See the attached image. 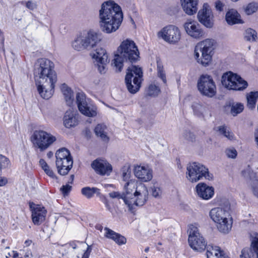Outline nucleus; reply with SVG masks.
Instances as JSON below:
<instances>
[{
  "mask_svg": "<svg viewBox=\"0 0 258 258\" xmlns=\"http://www.w3.org/2000/svg\"><path fill=\"white\" fill-rule=\"evenodd\" d=\"M109 197L111 198L122 199L123 200V194L117 191H112L109 194Z\"/></svg>",
  "mask_w": 258,
  "mask_h": 258,
  "instance_id": "obj_51",
  "label": "nucleus"
},
{
  "mask_svg": "<svg viewBox=\"0 0 258 258\" xmlns=\"http://www.w3.org/2000/svg\"><path fill=\"white\" fill-rule=\"evenodd\" d=\"M160 92V89L157 85L150 84L148 88L147 94L149 96L155 97Z\"/></svg>",
  "mask_w": 258,
  "mask_h": 258,
  "instance_id": "obj_42",
  "label": "nucleus"
},
{
  "mask_svg": "<svg viewBox=\"0 0 258 258\" xmlns=\"http://www.w3.org/2000/svg\"><path fill=\"white\" fill-rule=\"evenodd\" d=\"M214 40L206 39L199 42L195 47V57L199 63L207 67L212 61Z\"/></svg>",
  "mask_w": 258,
  "mask_h": 258,
  "instance_id": "obj_6",
  "label": "nucleus"
},
{
  "mask_svg": "<svg viewBox=\"0 0 258 258\" xmlns=\"http://www.w3.org/2000/svg\"><path fill=\"white\" fill-rule=\"evenodd\" d=\"M55 165L58 173L61 175H67L73 167V161L69 151L61 148L56 152Z\"/></svg>",
  "mask_w": 258,
  "mask_h": 258,
  "instance_id": "obj_9",
  "label": "nucleus"
},
{
  "mask_svg": "<svg viewBox=\"0 0 258 258\" xmlns=\"http://www.w3.org/2000/svg\"><path fill=\"white\" fill-rule=\"evenodd\" d=\"M194 115L197 117L205 119V116L208 115L209 109L208 107L198 102H195L191 105Z\"/></svg>",
  "mask_w": 258,
  "mask_h": 258,
  "instance_id": "obj_25",
  "label": "nucleus"
},
{
  "mask_svg": "<svg viewBox=\"0 0 258 258\" xmlns=\"http://www.w3.org/2000/svg\"><path fill=\"white\" fill-rule=\"evenodd\" d=\"M13 257L14 258H16L19 256V253H18L17 251H13Z\"/></svg>",
  "mask_w": 258,
  "mask_h": 258,
  "instance_id": "obj_63",
  "label": "nucleus"
},
{
  "mask_svg": "<svg viewBox=\"0 0 258 258\" xmlns=\"http://www.w3.org/2000/svg\"><path fill=\"white\" fill-rule=\"evenodd\" d=\"M135 176L142 182H148L153 178L152 169L148 166H137L135 167Z\"/></svg>",
  "mask_w": 258,
  "mask_h": 258,
  "instance_id": "obj_22",
  "label": "nucleus"
},
{
  "mask_svg": "<svg viewBox=\"0 0 258 258\" xmlns=\"http://www.w3.org/2000/svg\"><path fill=\"white\" fill-rule=\"evenodd\" d=\"M217 131L220 135H223L228 140H232L235 138L234 134L231 132L230 129L225 125H221L217 127Z\"/></svg>",
  "mask_w": 258,
  "mask_h": 258,
  "instance_id": "obj_36",
  "label": "nucleus"
},
{
  "mask_svg": "<svg viewBox=\"0 0 258 258\" xmlns=\"http://www.w3.org/2000/svg\"><path fill=\"white\" fill-rule=\"evenodd\" d=\"M91 251V248H90V246H88L87 250L85 251V252L83 254L82 258H89Z\"/></svg>",
  "mask_w": 258,
  "mask_h": 258,
  "instance_id": "obj_54",
  "label": "nucleus"
},
{
  "mask_svg": "<svg viewBox=\"0 0 258 258\" xmlns=\"http://www.w3.org/2000/svg\"><path fill=\"white\" fill-rule=\"evenodd\" d=\"M230 209V204L227 203L224 207L214 208L209 212V216L216 223L217 228L223 233H228L232 228V221Z\"/></svg>",
  "mask_w": 258,
  "mask_h": 258,
  "instance_id": "obj_4",
  "label": "nucleus"
},
{
  "mask_svg": "<svg viewBox=\"0 0 258 258\" xmlns=\"http://www.w3.org/2000/svg\"><path fill=\"white\" fill-rule=\"evenodd\" d=\"M199 22L207 28H212L214 25V16L207 4H205L203 9L198 14Z\"/></svg>",
  "mask_w": 258,
  "mask_h": 258,
  "instance_id": "obj_18",
  "label": "nucleus"
},
{
  "mask_svg": "<svg viewBox=\"0 0 258 258\" xmlns=\"http://www.w3.org/2000/svg\"><path fill=\"white\" fill-rule=\"evenodd\" d=\"M142 78L143 72L141 68L132 66L127 69L125 82L130 93L135 94L139 90L143 80Z\"/></svg>",
  "mask_w": 258,
  "mask_h": 258,
  "instance_id": "obj_8",
  "label": "nucleus"
},
{
  "mask_svg": "<svg viewBox=\"0 0 258 258\" xmlns=\"http://www.w3.org/2000/svg\"><path fill=\"white\" fill-rule=\"evenodd\" d=\"M207 247V258H216L222 250L218 246H213L209 245Z\"/></svg>",
  "mask_w": 258,
  "mask_h": 258,
  "instance_id": "obj_35",
  "label": "nucleus"
},
{
  "mask_svg": "<svg viewBox=\"0 0 258 258\" xmlns=\"http://www.w3.org/2000/svg\"><path fill=\"white\" fill-rule=\"evenodd\" d=\"M151 192L153 197L155 198H160L162 195V190L159 187L153 185L151 187Z\"/></svg>",
  "mask_w": 258,
  "mask_h": 258,
  "instance_id": "obj_47",
  "label": "nucleus"
},
{
  "mask_svg": "<svg viewBox=\"0 0 258 258\" xmlns=\"http://www.w3.org/2000/svg\"><path fill=\"white\" fill-rule=\"evenodd\" d=\"M30 208L32 212V220L33 223L36 225H40L45 220L47 211L44 207L34 204L30 205Z\"/></svg>",
  "mask_w": 258,
  "mask_h": 258,
  "instance_id": "obj_19",
  "label": "nucleus"
},
{
  "mask_svg": "<svg viewBox=\"0 0 258 258\" xmlns=\"http://www.w3.org/2000/svg\"><path fill=\"white\" fill-rule=\"evenodd\" d=\"M226 156L229 158L235 159L237 156V152L234 148H227L225 151Z\"/></svg>",
  "mask_w": 258,
  "mask_h": 258,
  "instance_id": "obj_46",
  "label": "nucleus"
},
{
  "mask_svg": "<svg viewBox=\"0 0 258 258\" xmlns=\"http://www.w3.org/2000/svg\"><path fill=\"white\" fill-rule=\"evenodd\" d=\"M257 37L256 31L251 28L246 30L244 34V38L247 41H254Z\"/></svg>",
  "mask_w": 258,
  "mask_h": 258,
  "instance_id": "obj_40",
  "label": "nucleus"
},
{
  "mask_svg": "<svg viewBox=\"0 0 258 258\" xmlns=\"http://www.w3.org/2000/svg\"><path fill=\"white\" fill-rule=\"evenodd\" d=\"M258 9V4L255 3H251L247 5L245 8V12L247 15H251L255 13Z\"/></svg>",
  "mask_w": 258,
  "mask_h": 258,
  "instance_id": "obj_44",
  "label": "nucleus"
},
{
  "mask_svg": "<svg viewBox=\"0 0 258 258\" xmlns=\"http://www.w3.org/2000/svg\"><path fill=\"white\" fill-rule=\"evenodd\" d=\"M107 127L103 124H98L95 127L94 131L97 136L99 137L103 141L108 142L109 139L107 135Z\"/></svg>",
  "mask_w": 258,
  "mask_h": 258,
  "instance_id": "obj_32",
  "label": "nucleus"
},
{
  "mask_svg": "<svg viewBox=\"0 0 258 258\" xmlns=\"http://www.w3.org/2000/svg\"><path fill=\"white\" fill-rule=\"evenodd\" d=\"M241 174L245 179H250L251 182H252V180H254L255 178H258L257 174L253 172L249 166L241 171Z\"/></svg>",
  "mask_w": 258,
  "mask_h": 258,
  "instance_id": "obj_38",
  "label": "nucleus"
},
{
  "mask_svg": "<svg viewBox=\"0 0 258 258\" xmlns=\"http://www.w3.org/2000/svg\"><path fill=\"white\" fill-rule=\"evenodd\" d=\"M8 182L7 178L3 176H0V186L5 185Z\"/></svg>",
  "mask_w": 258,
  "mask_h": 258,
  "instance_id": "obj_55",
  "label": "nucleus"
},
{
  "mask_svg": "<svg viewBox=\"0 0 258 258\" xmlns=\"http://www.w3.org/2000/svg\"><path fill=\"white\" fill-rule=\"evenodd\" d=\"M258 98V92H250L246 95L247 106L250 109L255 108L257 99Z\"/></svg>",
  "mask_w": 258,
  "mask_h": 258,
  "instance_id": "obj_33",
  "label": "nucleus"
},
{
  "mask_svg": "<svg viewBox=\"0 0 258 258\" xmlns=\"http://www.w3.org/2000/svg\"><path fill=\"white\" fill-rule=\"evenodd\" d=\"M10 166V161L6 157L0 155V174L3 169L7 168Z\"/></svg>",
  "mask_w": 258,
  "mask_h": 258,
  "instance_id": "obj_43",
  "label": "nucleus"
},
{
  "mask_svg": "<svg viewBox=\"0 0 258 258\" xmlns=\"http://www.w3.org/2000/svg\"><path fill=\"white\" fill-rule=\"evenodd\" d=\"M251 189L253 195L258 198V178L251 182Z\"/></svg>",
  "mask_w": 258,
  "mask_h": 258,
  "instance_id": "obj_48",
  "label": "nucleus"
},
{
  "mask_svg": "<svg viewBox=\"0 0 258 258\" xmlns=\"http://www.w3.org/2000/svg\"><path fill=\"white\" fill-rule=\"evenodd\" d=\"M106 231L105 236L108 238L113 239L116 243L119 245L124 244L126 242V238L108 228H105Z\"/></svg>",
  "mask_w": 258,
  "mask_h": 258,
  "instance_id": "obj_30",
  "label": "nucleus"
},
{
  "mask_svg": "<svg viewBox=\"0 0 258 258\" xmlns=\"http://www.w3.org/2000/svg\"><path fill=\"white\" fill-rule=\"evenodd\" d=\"M32 243V240H27L25 241V244L26 246H29Z\"/></svg>",
  "mask_w": 258,
  "mask_h": 258,
  "instance_id": "obj_61",
  "label": "nucleus"
},
{
  "mask_svg": "<svg viewBox=\"0 0 258 258\" xmlns=\"http://www.w3.org/2000/svg\"><path fill=\"white\" fill-rule=\"evenodd\" d=\"M158 36L169 43L175 44L180 40V33L177 27L169 25L159 31Z\"/></svg>",
  "mask_w": 258,
  "mask_h": 258,
  "instance_id": "obj_16",
  "label": "nucleus"
},
{
  "mask_svg": "<svg viewBox=\"0 0 258 258\" xmlns=\"http://www.w3.org/2000/svg\"><path fill=\"white\" fill-rule=\"evenodd\" d=\"M216 258H229L226 253L222 250L219 253V255Z\"/></svg>",
  "mask_w": 258,
  "mask_h": 258,
  "instance_id": "obj_57",
  "label": "nucleus"
},
{
  "mask_svg": "<svg viewBox=\"0 0 258 258\" xmlns=\"http://www.w3.org/2000/svg\"><path fill=\"white\" fill-rule=\"evenodd\" d=\"M139 58V51L134 41L126 39L123 40L117 50V53L113 59L114 67L120 72L123 67V62L128 61L136 62Z\"/></svg>",
  "mask_w": 258,
  "mask_h": 258,
  "instance_id": "obj_3",
  "label": "nucleus"
},
{
  "mask_svg": "<svg viewBox=\"0 0 258 258\" xmlns=\"http://www.w3.org/2000/svg\"><path fill=\"white\" fill-rule=\"evenodd\" d=\"M200 92L204 96L213 97L216 94V87L212 78L208 75L201 76L198 82Z\"/></svg>",
  "mask_w": 258,
  "mask_h": 258,
  "instance_id": "obj_14",
  "label": "nucleus"
},
{
  "mask_svg": "<svg viewBox=\"0 0 258 258\" xmlns=\"http://www.w3.org/2000/svg\"><path fill=\"white\" fill-rule=\"evenodd\" d=\"M184 28L186 33L194 38L199 39L204 35L203 30L196 21L187 20L184 24Z\"/></svg>",
  "mask_w": 258,
  "mask_h": 258,
  "instance_id": "obj_20",
  "label": "nucleus"
},
{
  "mask_svg": "<svg viewBox=\"0 0 258 258\" xmlns=\"http://www.w3.org/2000/svg\"><path fill=\"white\" fill-rule=\"evenodd\" d=\"M254 138L256 144L257 148H258V128L256 130L255 132L254 133Z\"/></svg>",
  "mask_w": 258,
  "mask_h": 258,
  "instance_id": "obj_58",
  "label": "nucleus"
},
{
  "mask_svg": "<svg viewBox=\"0 0 258 258\" xmlns=\"http://www.w3.org/2000/svg\"><path fill=\"white\" fill-rule=\"evenodd\" d=\"M100 25L103 31L110 33L117 30L123 19L119 6L112 1L104 2L99 10Z\"/></svg>",
  "mask_w": 258,
  "mask_h": 258,
  "instance_id": "obj_2",
  "label": "nucleus"
},
{
  "mask_svg": "<svg viewBox=\"0 0 258 258\" xmlns=\"http://www.w3.org/2000/svg\"><path fill=\"white\" fill-rule=\"evenodd\" d=\"M157 75L158 77H159L162 80L164 83H166L167 81L166 75L163 69V67L161 63L159 62H157Z\"/></svg>",
  "mask_w": 258,
  "mask_h": 258,
  "instance_id": "obj_45",
  "label": "nucleus"
},
{
  "mask_svg": "<svg viewBox=\"0 0 258 258\" xmlns=\"http://www.w3.org/2000/svg\"><path fill=\"white\" fill-rule=\"evenodd\" d=\"M56 140L54 136L42 130L34 131L31 137L34 147L39 149L40 151L46 150Z\"/></svg>",
  "mask_w": 258,
  "mask_h": 258,
  "instance_id": "obj_10",
  "label": "nucleus"
},
{
  "mask_svg": "<svg viewBox=\"0 0 258 258\" xmlns=\"http://www.w3.org/2000/svg\"><path fill=\"white\" fill-rule=\"evenodd\" d=\"M98 71L101 74H104L106 71V66L107 63L103 64L102 63H97Z\"/></svg>",
  "mask_w": 258,
  "mask_h": 258,
  "instance_id": "obj_53",
  "label": "nucleus"
},
{
  "mask_svg": "<svg viewBox=\"0 0 258 258\" xmlns=\"http://www.w3.org/2000/svg\"><path fill=\"white\" fill-rule=\"evenodd\" d=\"M90 55L97 63L105 64L109 62L106 51L102 47L96 48L94 51L91 53Z\"/></svg>",
  "mask_w": 258,
  "mask_h": 258,
  "instance_id": "obj_26",
  "label": "nucleus"
},
{
  "mask_svg": "<svg viewBox=\"0 0 258 258\" xmlns=\"http://www.w3.org/2000/svg\"><path fill=\"white\" fill-rule=\"evenodd\" d=\"M186 177L191 182H196L204 177L206 179H212L213 175L208 169L198 162H192L186 166Z\"/></svg>",
  "mask_w": 258,
  "mask_h": 258,
  "instance_id": "obj_7",
  "label": "nucleus"
},
{
  "mask_svg": "<svg viewBox=\"0 0 258 258\" xmlns=\"http://www.w3.org/2000/svg\"><path fill=\"white\" fill-rule=\"evenodd\" d=\"M182 8L184 12L189 15L197 13L198 0H180Z\"/></svg>",
  "mask_w": 258,
  "mask_h": 258,
  "instance_id": "obj_28",
  "label": "nucleus"
},
{
  "mask_svg": "<svg viewBox=\"0 0 258 258\" xmlns=\"http://www.w3.org/2000/svg\"><path fill=\"white\" fill-rule=\"evenodd\" d=\"M188 241L190 247L194 250L201 252L205 249L207 246V242L199 232L198 228L191 225L188 230Z\"/></svg>",
  "mask_w": 258,
  "mask_h": 258,
  "instance_id": "obj_13",
  "label": "nucleus"
},
{
  "mask_svg": "<svg viewBox=\"0 0 258 258\" xmlns=\"http://www.w3.org/2000/svg\"><path fill=\"white\" fill-rule=\"evenodd\" d=\"M225 19L227 23L231 25L243 23L240 14L234 9L230 10L227 12Z\"/></svg>",
  "mask_w": 258,
  "mask_h": 258,
  "instance_id": "obj_29",
  "label": "nucleus"
},
{
  "mask_svg": "<svg viewBox=\"0 0 258 258\" xmlns=\"http://www.w3.org/2000/svg\"><path fill=\"white\" fill-rule=\"evenodd\" d=\"M54 68L53 62L45 58L38 59L34 66V75L37 90L41 97L45 99L52 96L57 81Z\"/></svg>",
  "mask_w": 258,
  "mask_h": 258,
  "instance_id": "obj_1",
  "label": "nucleus"
},
{
  "mask_svg": "<svg viewBox=\"0 0 258 258\" xmlns=\"http://www.w3.org/2000/svg\"><path fill=\"white\" fill-rule=\"evenodd\" d=\"M122 178L124 181L128 180L131 177V166L129 164H125L121 169Z\"/></svg>",
  "mask_w": 258,
  "mask_h": 258,
  "instance_id": "obj_41",
  "label": "nucleus"
},
{
  "mask_svg": "<svg viewBox=\"0 0 258 258\" xmlns=\"http://www.w3.org/2000/svg\"><path fill=\"white\" fill-rule=\"evenodd\" d=\"M223 4L221 2H217L216 3V8L217 10L221 11L223 10Z\"/></svg>",
  "mask_w": 258,
  "mask_h": 258,
  "instance_id": "obj_56",
  "label": "nucleus"
},
{
  "mask_svg": "<svg viewBox=\"0 0 258 258\" xmlns=\"http://www.w3.org/2000/svg\"><path fill=\"white\" fill-rule=\"evenodd\" d=\"M230 113L234 116L241 113L244 109V105L241 103H232L230 104Z\"/></svg>",
  "mask_w": 258,
  "mask_h": 258,
  "instance_id": "obj_37",
  "label": "nucleus"
},
{
  "mask_svg": "<svg viewBox=\"0 0 258 258\" xmlns=\"http://www.w3.org/2000/svg\"><path fill=\"white\" fill-rule=\"evenodd\" d=\"M250 238V247L242 250L240 258H258V233L251 232Z\"/></svg>",
  "mask_w": 258,
  "mask_h": 258,
  "instance_id": "obj_17",
  "label": "nucleus"
},
{
  "mask_svg": "<svg viewBox=\"0 0 258 258\" xmlns=\"http://www.w3.org/2000/svg\"><path fill=\"white\" fill-rule=\"evenodd\" d=\"M221 82L223 86L229 90L241 91L246 88L248 86L246 81L231 72L223 75Z\"/></svg>",
  "mask_w": 258,
  "mask_h": 258,
  "instance_id": "obj_12",
  "label": "nucleus"
},
{
  "mask_svg": "<svg viewBox=\"0 0 258 258\" xmlns=\"http://www.w3.org/2000/svg\"><path fill=\"white\" fill-rule=\"evenodd\" d=\"M74 179V175L73 174H72L70 176V177L68 181V183L72 184L73 182Z\"/></svg>",
  "mask_w": 258,
  "mask_h": 258,
  "instance_id": "obj_60",
  "label": "nucleus"
},
{
  "mask_svg": "<svg viewBox=\"0 0 258 258\" xmlns=\"http://www.w3.org/2000/svg\"><path fill=\"white\" fill-rule=\"evenodd\" d=\"M100 35L94 30L84 31L80 33L72 42L75 50L80 51L85 49L91 50L101 41Z\"/></svg>",
  "mask_w": 258,
  "mask_h": 258,
  "instance_id": "obj_5",
  "label": "nucleus"
},
{
  "mask_svg": "<svg viewBox=\"0 0 258 258\" xmlns=\"http://www.w3.org/2000/svg\"><path fill=\"white\" fill-rule=\"evenodd\" d=\"M149 192L147 187L143 183H139L137 190L129 200L125 199V205L130 211H132L136 206H143L148 199Z\"/></svg>",
  "mask_w": 258,
  "mask_h": 258,
  "instance_id": "obj_11",
  "label": "nucleus"
},
{
  "mask_svg": "<svg viewBox=\"0 0 258 258\" xmlns=\"http://www.w3.org/2000/svg\"><path fill=\"white\" fill-rule=\"evenodd\" d=\"M63 125L67 128H71L78 124L76 113L72 109L67 110L63 117Z\"/></svg>",
  "mask_w": 258,
  "mask_h": 258,
  "instance_id": "obj_27",
  "label": "nucleus"
},
{
  "mask_svg": "<svg viewBox=\"0 0 258 258\" xmlns=\"http://www.w3.org/2000/svg\"><path fill=\"white\" fill-rule=\"evenodd\" d=\"M76 102L79 111L84 115L88 117H94L97 115V108L91 101L86 99V96L83 93H78L76 95Z\"/></svg>",
  "mask_w": 258,
  "mask_h": 258,
  "instance_id": "obj_15",
  "label": "nucleus"
},
{
  "mask_svg": "<svg viewBox=\"0 0 258 258\" xmlns=\"http://www.w3.org/2000/svg\"><path fill=\"white\" fill-rule=\"evenodd\" d=\"M198 195L204 200H209L214 195V189L204 183H199L196 186Z\"/></svg>",
  "mask_w": 258,
  "mask_h": 258,
  "instance_id": "obj_23",
  "label": "nucleus"
},
{
  "mask_svg": "<svg viewBox=\"0 0 258 258\" xmlns=\"http://www.w3.org/2000/svg\"><path fill=\"white\" fill-rule=\"evenodd\" d=\"M72 186L69 183H67L66 185H63L60 188V190L63 195H67L70 191L71 190Z\"/></svg>",
  "mask_w": 258,
  "mask_h": 258,
  "instance_id": "obj_50",
  "label": "nucleus"
},
{
  "mask_svg": "<svg viewBox=\"0 0 258 258\" xmlns=\"http://www.w3.org/2000/svg\"><path fill=\"white\" fill-rule=\"evenodd\" d=\"M81 192L84 196L88 199L92 198L95 194L98 196L100 195V189L94 187H85L82 189Z\"/></svg>",
  "mask_w": 258,
  "mask_h": 258,
  "instance_id": "obj_34",
  "label": "nucleus"
},
{
  "mask_svg": "<svg viewBox=\"0 0 258 258\" xmlns=\"http://www.w3.org/2000/svg\"><path fill=\"white\" fill-rule=\"evenodd\" d=\"M26 6L28 9L31 10H33L37 7L36 3L33 2L32 1H28L26 4Z\"/></svg>",
  "mask_w": 258,
  "mask_h": 258,
  "instance_id": "obj_52",
  "label": "nucleus"
},
{
  "mask_svg": "<svg viewBox=\"0 0 258 258\" xmlns=\"http://www.w3.org/2000/svg\"><path fill=\"white\" fill-rule=\"evenodd\" d=\"M53 152L49 151L47 154V156L48 158H51L53 156Z\"/></svg>",
  "mask_w": 258,
  "mask_h": 258,
  "instance_id": "obj_62",
  "label": "nucleus"
},
{
  "mask_svg": "<svg viewBox=\"0 0 258 258\" xmlns=\"http://www.w3.org/2000/svg\"><path fill=\"white\" fill-rule=\"evenodd\" d=\"M104 203L106 206V207L107 208V209L109 211H110L111 210V207L109 205V202L106 200V199H105L104 200Z\"/></svg>",
  "mask_w": 258,
  "mask_h": 258,
  "instance_id": "obj_59",
  "label": "nucleus"
},
{
  "mask_svg": "<svg viewBox=\"0 0 258 258\" xmlns=\"http://www.w3.org/2000/svg\"><path fill=\"white\" fill-rule=\"evenodd\" d=\"M126 181L123 186L124 191L123 192V202L125 204V199L129 200L133 196L134 192L137 190V188L139 186V184L135 180L131 179Z\"/></svg>",
  "mask_w": 258,
  "mask_h": 258,
  "instance_id": "obj_24",
  "label": "nucleus"
},
{
  "mask_svg": "<svg viewBox=\"0 0 258 258\" xmlns=\"http://www.w3.org/2000/svg\"><path fill=\"white\" fill-rule=\"evenodd\" d=\"M93 169L101 175H109L112 171L111 165L106 160L97 159L91 164Z\"/></svg>",
  "mask_w": 258,
  "mask_h": 258,
  "instance_id": "obj_21",
  "label": "nucleus"
},
{
  "mask_svg": "<svg viewBox=\"0 0 258 258\" xmlns=\"http://www.w3.org/2000/svg\"><path fill=\"white\" fill-rule=\"evenodd\" d=\"M96 228L97 229L101 231L102 230L103 227L101 225H97Z\"/></svg>",
  "mask_w": 258,
  "mask_h": 258,
  "instance_id": "obj_64",
  "label": "nucleus"
},
{
  "mask_svg": "<svg viewBox=\"0 0 258 258\" xmlns=\"http://www.w3.org/2000/svg\"><path fill=\"white\" fill-rule=\"evenodd\" d=\"M182 136L185 140L190 142H193L195 140V135L190 131H184L182 134Z\"/></svg>",
  "mask_w": 258,
  "mask_h": 258,
  "instance_id": "obj_49",
  "label": "nucleus"
},
{
  "mask_svg": "<svg viewBox=\"0 0 258 258\" xmlns=\"http://www.w3.org/2000/svg\"><path fill=\"white\" fill-rule=\"evenodd\" d=\"M39 164L45 173L53 179H56L57 177L53 171L50 168L47 163L44 159H40Z\"/></svg>",
  "mask_w": 258,
  "mask_h": 258,
  "instance_id": "obj_39",
  "label": "nucleus"
},
{
  "mask_svg": "<svg viewBox=\"0 0 258 258\" xmlns=\"http://www.w3.org/2000/svg\"><path fill=\"white\" fill-rule=\"evenodd\" d=\"M61 91L67 105L69 106L72 105L74 101V95L71 89L66 84H63L61 86Z\"/></svg>",
  "mask_w": 258,
  "mask_h": 258,
  "instance_id": "obj_31",
  "label": "nucleus"
}]
</instances>
